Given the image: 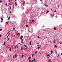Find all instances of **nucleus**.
<instances>
[{"label": "nucleus", "instance_id": "nucleus-1", "mask_svg": "<svg viewBox=\"0 0 62 62\" xmlns=\"http://www.w3.org/2000/svg\"><path fill=\"white\" fill-rule=\"evenodd\" d=\"M55 39L54 40L53 43H55Z\"/></svg>", "mask_w": 62, "mask_h": 62}, {"label": "nucleus", "instance_id": "nucleus-2", "mask_svg": "<svg viewBox=\"0 0 62 62\" xmlns=\"http://www.w3.org/2000/svg\"><path fill=\"white\" fill-rule=\"evenodd\" d=\"M45 6L46 7H48V5H47L46 4H45Z\"/></svg>", "mask_w": 62, "mask_h": 62}, {"label": "nucleus", "instance_id": "nucleus-3", "mask_svg": "<svg viewBox=\"0 0 62 62\" xmlns=\"http://www.w3.org/2000/svg\"><path fill=\"white\" fill-rule=\"evenodd\" d=\"M17 56V54H16V55L15 56V57H16V58Z\"/></svg>", "mask_w": 62, "mask_h": 62}, {"label": "nucleus", "instance_id": "nucleus-4", "mask_svg": "<svg viewBox=\"0 0 62 62\" xmlns=\"http://www.w3.org/2000/svg\"><path fill=\"white\" fill-rule=\"evenodd\" d=\"M0 19H1V20L2 21H3V18H0Z\"/></svg>", "mask_w": 62, "mask_h": 62}, {"label": "nucleus", "instance_id": "nucleus-5", "mask_svg": "<svg viewBox=\"0 0 62 62\" xmlns=\"http://www.w3.org/2000/svg\"><path fill=\"white\" fill-rule=\"evenodd\" d=\"M9 50H10V51H11V47H10V48Z\"/></svg>", "mask_w": 62, "mask_h": 62}, {"label": "nucleus", "instance_id": "nucleus-6", "mask_svg": "<svg viewBox=\"0 0 62 62\" xmlns=\"http://www.w3.org/2000/svg\"><path fill=\"white\" fill-rule=\"evenodd\" d=\"M30 45H31V41H30Z\"/></svg>", "mask_w": 62, "mask_h": 62}, {"label": "nucleus", "instance_id": "nucleus-7", "mask_svg": "<svg viewBox=\"0 0 62 62\" xmlns=\"http://www.w3.org/2000/svg\"><path fill=\"white\" fill-rule=\"evenodd\" d=\"M15 6H17V2H15Z\"/></svg>", "mask_w": 62, "mask_h": 62}, {"label": "nucleus", "instance_id": "nucleus-8", "mask_svg": "<svg viewBox=\"0 0 62 62\" xmlns=\"http://www.w3.org/2000/svg\"><path fill=\"white\" fill-rule=\"evenodd\" d=\"M51 16H52V17L54 16V14H53V15H51Z\"/></svg>", "mask_w": 62, "mask_h": 62}, {"label": "nucleus", "instance_id": "nucleus-9", "mask_svg": "<svg viewBox=\"0 0 62 62\" xmlns=\"http://www.w3.org/2000/svg\"><path fill=\"white\" fill-rule=\"evenodd\" d=\"M37 53H38V51H36L35 52V54H37Z\"/></svg>", "mask_w": 62, "mask_h": 62}, {"label": "nucleus", "instance_id": "nucleus-10", "mask_svg": "<svg viewBox=\"0 0 62 62\" xmlns=\"http://www.w3.org/2000/svg\"><path fill=\"white\" fill-rule=\"evenodd\" d=\"M54 30H56V28H54Z\"/></svg>", "mask_w": 62, "mask_h": 62}, {"label": "nucleus", "instance_id": "nucleus-11", "mask_svg": "<svg viewBox=\"0 0 62 62\" xmlns=\"http://www.w3.org/2000/svg\"><path fill=\"white\" fill-rule=\"evenodd\" d=\"M31 58V57H30L28 59V60H29V59H30V58Z\"/></svg>", "mask_w": 62, "mask_h": 62}, {"label": "nucleus", "instance_id": "nucleus-12", "mask_svg": "<svg viewBox=\"0 0 62 62\" xmlns=\"http://www.w3.org/2000/svg\"><path fill=\"white\" fill-rule=\"evenodd\" d=\"M11 9V6H10V9Z\"/></svg>", "mask_w": 62, "mask_h": 62}, {"label": "nucleus", "instance_id": "nucleus-13", "mask_svg": "<svg viewBox=\"0 0 62 62\" xmlns=\"http://www.w3.org/2000/svg\"><path fill=\"white\" fill-rule=\"evenodd\" d=\"M55 48H57V46L56 45H55Z\"/></svg>", "mask_w": 62, "mask_h": 62}, {"label": "nucleus", "instance_id": "nucleus-14", "mask_svg": "<svg viewBox=\"0 0 62 62\" xmlns=\"http://www.w3.org/2000/svg\"><path fill=\"white\" fill-rule=\"evenodd\" d=\"M32 22L33 23L34 22V20H32Z\"/></svg>", "mask_w": 62, "mask_h": 62}, {"label": "nucleus", "instance_id": "nucleus-15", "mask_svg": "<svg viewBox=\"0 0 62 62\" xmlns=\"http://www.w3.org/2000/svg\"><path fill=\"white\" fill-rule=\"evenodd\" d=\"M40 49V47L39 46L38 48V49Z\"/></svg>", "mask_w": 62, "mask_h": 62}, {"label": "nucleus", "instance_id": "nucleus-16", "mask_svg": "<svg viewBox=\"0 0 62 62\" xmlns=\"http://www.w3.org/2000/svg\"><path fill=\"white\" fill-rule=\"evenodd\" d=\"M6 24H8V22H6Z\"/></svg>", "mask_w": 62, "mask_h": 62}, {"label": "nucleus", "instance_id": "nucleus-17", "mask_svg": "<svg viewBox=\"0 0 62 62\" xmlns=\"http://www.w3.org/2000/svg\"><path fill=\"white\" fill-rule=\"evenodd\" d=\"M35 60H36V59L35 58H34L33 59V61H35Z\"/></svg>", "mask_w": 62, "mask_h": 62}, {"label": "nucleus", "instance_id": "nucleus-18", "mask_svg": "<svg viewBox=\"0 0 62 62\" xmlns=\"http://www.w3.org/2000/svg\"><path fill=\"white\" fill-rule=\"evenodd\" d=\"M58 8H59V5H58Z\"/></svg>", "mask_w": 62, "mask_h": 62}, {"label": "nucleus", "instance_id": "nucleus-19", "mask_svg": "<svg viewBox=\"0 0 62 62\" xmlns=\"http://www.w3.org/2000/svg\"><path fill=\"white\" fill-rule=\"evenodd\" d=\"M9 32H10V31H9V32H8V33H7V34H9L10 33H9Z\"/></svg>", "mask_w": 62, "mask_h": 62}, {"label": "nucleus", "instance_id": "nucleus-20", "mask_svg": "<svg viewBox=\"0 0 62 62\" xmlns=\"http://www.w3.org/2000/svg\"><path fill=\"white\" fill-rule=\"evenodd\" d=\"M23 55H22V58L23 57Z\"/></svg>", "mask_w": 62, "mask_h": 62}, {"label": "nucleus", "instance_id": "nucleus-21", "mask_svg": "<svg viewBox=\"0 0 62 62\" xmlns=\"http://www.w3.org/2000/svg\"><path fill=\"white\" fill-rule=\"evenodd\" d=\"M10 17H9V16L8 18V20H10Z\"/></svg>", "mask_w": 62, "mask_h": 62}, {"label": "nucleus", "instance_id": "nucleus-22", "mask_svg": "<svg viewBox=\"0 0 62 62\" xmlns=\"http://www.w3.org/2000/svg\"><path fill=\"white\" fill-rule=\"evenodd\" d=\"M18 34L19 36H20V33H18Z\"/></svg>", "mask_w": 62, "mask_h": 62}, {"label": "nucleus", "instance_id": "nucleus-23", "mask_svg": "<svg viewBox=\"0 0 62 62\" xmlns=\"http://www.w3.org/2000/svg\"><path fill=\"white\" fill-rule=\"evenodd\" d=\"M48 61H49V62H51V60H48Z\"/></svg>", "mask_w": 62, "mask_h": 62}, {"label": "nucleus", "instance_id": "nucleus-24", "mask_svg": "<svg viewBox=\"0 0 62 62\" xmlns=\"http://www.w3.org/2000/svg\"><path fill=\"white\" fill-rule=\"evenodd\" d=\"M24 3H23V5H24V4H25V2H24Z\"/></svg>", "mask_w": 62, "mask_h": 62}, {"label": "nucleus", "instance_id": "nucleus-25", "mask_svg": "<svg viewBox=\"0 0 62 62\" xmlns=\"http://www.w3.org/2000/svg\"><path fill=\"white\" fill-rule=\"evenodd\" d=\"M26 27H28V25H26Z\"/></svg>", "mask_w": 62, "mask_h": 62}, {"label": "nucleus", "instance_id": "nucleus-26", "mask_svg": "<svg viewBox=\"0 0 62 62\" xmlns=\"http://www.w3.org/2000/svg\"><path fill=\"white\" fill-rule=\"evenodd\" d=\"M20 39H22V37H20Z\"/></svg>", "mask_w": 62, "mask_h": 62}, {"label": "nucleus", "instance_id": "nucleus-27", "mask_svg": "<svg viewBox=\"0 0 62 62\" xmlns=\"http://www.w3.org/2000/svg\"><path fill=\"white\" fill-rule=\"evenodd\" d=\"M2 0H0V2L2 3Z\"/></svg>", "mask_w": 62, "mask_h": 62}, {"label": "nucleus", "instance_id": "nucleus-28", "mask_svg": "<svg viewBox=\"0 0 62 62\" xmlns=\"http://www.w3.org/2000/svg\"><path fill=\"white\" fill-rule=\"evenodd\" d=\"M6 43V42H5L4 43V45H5V43Z\"/></svg>", "mask_w": 62, "mask_h": 62}, {"label": "nucleus", "instance_id": "nucleus-29", "mask_svg": "<svg viewBox=\"0 0 62 62\" xmlns=\"http://www.w3.org/2000/svg\"><path fill=\"white\" fill-rule=\"evenodd\" d=\"M31 60H29V62H30V61H31Z\"/></svg>", "mask_w": 62, "mask_h": 62}, {"label": "nucleus", "instance_id": "nucleus-30", "mask_svg": "<svg viewBox=\"0 0 62 62\" xmlns=\"http://www.w3.org/2000/svg\"><path fill=\"white\" fill-rule=\"evenodd\" d=\"M21 38H23V36H21Z\"/></svg>", "mask_w": 62, "mask_h": 62}, {"label": "nucleus", "instance_id": "nucleus-31", "mask_svg": "<svg viewBox=\"0 0 62 62\" xmlns=\"http://www.w3.org/2000/svg\"><path fill=\"white\" fill-rule=\"evenodd\" d=\"M9 38L8 39V40H9Z\"/></svg>", "mask_w": 62, "mask_h": 62}, {"label": "nucleus", "instance_id": "nucleus-32", "mask_svg": "<svg viewBox=\"0 0 62 62\" xmlns=\"http://www.w3.org/2000/svg\"><path fill=\"white\" fill-rule=\"evenodd\" d=\"M33 56H34V54H33L32 55V57H33Z\"/></svg>", "mask_w": 62, "mask_h": 62}, {"label": "nucleus", "instance_id": "nucleus-33", "mask_svg": "<svg viewBox=\"0 0 62 62\" xmlns=\"http://www.w3.org/2000/svg\"><path fill=\"white\" fill-rule=\"evenodd\" d=\"M39 45L40 47H41V45Z\"/></svg>", "mask_w": 62, "mask_h": 62}, {"label": "nucleus", "instance_id": "nucleus-34", "mask_svg": "<svg viewBox=\"0 0 62 62\" xmlns=\"http://www.w3.org/2000/svg\"><path fill=\"white\" fill-rule=\"evenodd\" d=\"M24 46H25V47H26L27 48V46H26L24 45Z\"/></svg>", "mask_w": 62, "mask_h": 62}, {"label": "nucleus", "instance_id": "nucleus-35", "mask_svg": "<svg viewBox=\"0 0 62 62\" xmlns=\"http://www.w3.org/2000/svg\"><path fill=\"white\" fill-rule=\"evenodd\" d=\"M15 29H16L15 28H13V30H15Z\"/></svg>", "mask_w": 62, "mask_h": 62}, {"label": "nucleus", "instance_id": "nucleus-36", "mask_svg": "<svg viewBox=\"0 0 62 62\" xmlns=\"http://www.w3.org/2000/svg\"><path fill=\"white\" fill-rule=\"evenodd\" d=\"M21 50H23V47H21Z\"/></svg>", "mask_w": 62, "mask_h": 62}, {"label": "nucleus", "instance_id": "nucleus-37", "mask_svg": "<svg viewBox=\"0 0 62 62\" xmlns=\"http://www.w3.org/2000/svg\"><path fill=\"white\" fill-rule=\"evenodd\" d=\"M38 38H39L40 37H39V36H38Z\"/></svg>", "mask_w": 62, "mask_h": 62}, {"label": "nucleus", "instance_id": "nucleus-38", "mask_svg": "<svg viewBox=\"0 0 62 62\" xmlns=\"http://www.w3.org/2000/svg\"><path fill=\"white\" fill-rule=\"evenodd\" d=\"M2 29H0V31H2Z\"/></svg>", "mask_w": 62, "mask_h": 62}, {"label": "nucleus", "instance_id": "nucleus-39", "mask_svg": "<svg viewBox=\"0 0 62 62\" xmlns=\"http://www.w3.org/2000/svg\"><path fill=\"white\" fill-rule=\"evenodd\" d=\"M47 56H50V55H49V54H48V55H47Z\"/></svg>", "mask_w": 62, "mask_h": 62}, {"label": "nucleus", "instance_id": "nucleus-40", "mask_svg": "<svg viewBox=\"0 0 62 62\" xmlns=\"http://www.w3.org/2000/svg\"><path fill=\"white\" fill-rule=\"evenodd\" d=\"M2 37V35L0 34V37Z\"/></svg>", "mask_w": 62, "mask_h": 62}, {"label": "nucleus", "instance_id": "nucleus-41", "mask_svg": "<svg viewBox=\"0 0 62 62\" xmlns=\"http://www.w3.org/2000/svg\"><path fill=\"white\" fill-rule=\"evenodd\" d=\"M56 10H55L54 11V12H56Z\"/></svg>", "mask_w": 62, "mask_h": 62}, {"label": "nucleus", "instance_id": "nucleus-42", "mask_svg": "<svg viewBox=\"0 0 62 62\" xmlns=\"http://www.w3.org/2000/svg\"><path fill=\"white\" fill-rule=\"evenodd\" d=\"M30 23H32V21H31L30 22Z\"/></svg>", "mask_w": 62, "mask_h": 62}, {"label": "nucleus", "instance_id": "nucleus-43", "mask_svg": "<svg viewBox=\"0 0 62 62\" xmlns=\"http://www.w3.org/2000/svg\"><path fill=\"white\" fill-rule=\"evenodd\" d=\"M13 58H14H14H14V56H13Z\"/></svg>", "mask_w": 62, "mask_h": 62}, {"label": "nucleus", "instance_id": "nucleus-44", "mask_svg": "<svg viewBox=\"0 0 62 62\" xmlns=\"http://www.w3.org/2000/svg\"><path fill=\"white\" fill-rule=\"evenodd\" d=\"M51 53H53V51H51Z\"/></svg>", "mask_w": 62, "mask_h": 62}, {"label": "nucleus", "instance_id": "nucleus-45", "mask_svg": "<svg viewBox=\"0 0 62 62\" xmlns=\"http://www.w3.org/2000/svg\"><path fill=\"white\" fill-rule=\"evenodd\" d=\"M46 13L47 14V11H46Z\"/></svg>", "mask_w": 62, "mask_h": 62}, {"label": "nucleus", "instance_id": "nucleus-46", "mask_svg": "<svg viewBox=\"0 0 62 62\" xmlns=\"http://www.w3.org/2000/svg\"><path fill=\"white\" fill-rule=\"evenodd\" d=\"M5 5H6V6H7V3H5Z\"/></svg>", "mask_w": 62, "mask_h": 62}, {"label": "nucleus", "instance_id": "nucleus-47", "mask_svg": "<svg viewBox=\"0 0 62 62\" xmlns=\"http://www.w3.org/2000/svg\"><path fill=\"white\" fill-rule=\"evenodd\" d=\"M34 61H33V60H32V61L31 62H33Z\"/></svg>", "mask_w": 62, "mask_h": 62}, {"label": "nucleus", "instance_id": "nucleus-48", "mask_svg": "<svg viewBox=\"0 0 62 62\" xmlns=\"http://www.w3.org/2000/svg\"><path fill=\"white\" fill-rule=\"evenodd\" d=\"M16 47H17V46H15V48H16Z\"/></svg>", "mask_w": 62, "mask_h": 62}, {"label": "nucleus", "instance_id": "nucleus-49", "mask_svg": "<svg viewBox=\"0 0 62 62\" xmlns=\"http://www.w3.org/2000/svg\"><path fill=\"white\" fill-rule=\"evenodd\" d=\"M61 55H62V53H61Z\"/></svg>", "mask_w": 62, "mask_h": 62}, {"label": "nucleus", "instance_id": "nucleus-50", "mask_svg": "<svg viewBox=\"0 0 62 62\" xmlns=\"http://www.w3.org/2000/svg\"><path fill=\"white\" fill-rule=\"evenodd\" d=\"M47 13H48V12H49V11H47Z\"/></svg>", "mask_w": 62, "mask_h": 62}, {"label": "nucleus", "instance_id": "nucleus-51", "mask_svg": "<svg viewBox=\"0 0 62 62\" xmlns=\"http://www.w3.org/2000/svg\"><path fill=\"white\" fill-rule=\"evenodd\" d=\"M37 44L38 45H39V43H37Z\"/></svg>", "mask_w": 62, "mask_h": 62}, {"label": "nucleus", "instance_id": "nucleus-52", "mask_svg": "<svg viewBox=\"0 0 62 62\" xmlns=\"http://www.w3.org/2000/svg\"><path fill=\"white\" fill-rule=\"evenodd\" d=\"M39 46V45H37V46Z\"/></svg>", "mask_w": 62, "mask_h": 62}, {"label": "nucleus", "instance_id": "nucleus-53", "mask_svg": "<svg viewBox=\"0 0 62 62\" xmlns=\"http://www.w3.org/2000/svg\"><path fill=\"white\" fill-rule=\"evenodd\" d=\"M1 22H3V21L2 20V21H1Z\"/></svg>", "mask_w": 62, "mask_h": 62}, {"label": "nucleus", "instance_id": "nucleus-54", "mask_svg": "<svg viewBox=\"0 0 62 62\" xmlns=\"http://www.w3.org/2000/svg\"><path fill=\"white\" fill-rule=\"evenodd\" d=\"M8 36H7V38H8Z\"/></svg>", "mask_w": 62, "mask_h": 62}, {"label": "nucleus", "instance_id": "nucleus-55", "mask_svg": "<svg viewBox=\"0 0 62 62\" xmlns=\"http://www.w3.org/2000/svg\"><path fill=\"white\" fill-rule=\"evenodd\" d=\"M41 2H42V0H40Z\"/></svg>", "mask_w": 62, "mask_h": 62}, {"label": "nucleus", "instance_id": "nucleus-56", "mask_svg": "<svg viewBox=\"0 0 62 62\" xmlns=\"http://www.w3.org/2000/svg\"><path fill=\"white\" fill-rule=\"evenodd\" d=\"M59 55H58V57H59Z\"/></svg>", "mask_w": 62, "mask_h": 62}, {"label": "nucleus", "instance_id": "nucleus-57", "mask_svg": "<svg viewBox=\"0 0 62 62\" xmlns=\"http://www.w3.org/2000/svg\"><path fill=\"white\" fill-rule=\"evenodd\" d=\"M2 53H3V54H4V53H3V52H2Z\"/></svg>", "mask_w": 62, "mask_h": 62}, {"label": "nucleus", "instance_id": "nucleus-58", "mask_svg": "<svg viewBox=\"0 0 62 62\" xmlns=\"http://www.w3.org/2000/svg\"><path fill=\"white\" fill-rule=\"evenodd\" d=\"M60 44H62V43H60Z\"/></svg>", "mask_w": 62, "mask_h": 62}, {"label": "nucleus", "instance_id": "nucleus-59", "mask_svg": "<svg viewBox=\"0 0 62 62\" xmlns=\"http://www.w3.org/2000/svg\"><path fill=\"white\" fill-rule=\"evenodd\" d=\"M9 2H10V0H9Z\"/></svg>", "mask_w": 62, "mask_h": 62}, {"label": "nucleus", "instance_id": "nucleus-60", "mask_svg": "<svg viewBox=\"0 0 62 62\" xmlns=\"http://www.w3.org/2000/svg\"><path fill=\"white\" fill-rule=\"evenodd\" d=\"M11 31H13V30H12V31H11Z\"/></svg>", "mask_w": 62, "mask_h": 62}, {"label": "nucleus", "instance_id": "nucleus-61", "mask_svg": "<svg viewBox=\"0 0 62 62\" xmlns=\"http://www.w3.org/2000/svg\"><path fill=\"white\" fill-rule=\"evenodd\" d=\"M11 5H12V4L11 3Z\"/></svg>", "mask_w": 62, "mask_h": 62}, {"label": "nucleus", "instance_id": "nucleus-62", "mask_svg": "<svg viewBox=\"0 0 62 62\" xmlns=\"http://www.w3.org/2000/svg\"><path fill=\"white\" fill-rule=\"evenodd\" d=\"M10 13H11V11L10 12Z\"/></svg>", "mask_w": 62, "mask_h": 62}, {"label": "nucleus", "instance_id": "nucleus-63", "mask_svg": "<svg viewBox=\"0 0 62 62\" xmlns=\"http://www.w3.org/2000/svg\"><path fill=\"white\" fill-rule=\"evenodd\" d=\"M47 54V53H46V54Z\"/></svg>", "mask_w": 62, "mask_h": 62}, {"label": "nucleus", "instance_id": "nucleus-64", "mask_svg": "<svg viewBox=\"0 0 62 62\" xmlns=\"http://www.w3.org/2000/svg\"><path fill=\"white\" fill-rule=\"evenodd\" d=\"M8 36H9V35H8Z\"/></svg>", "mask_w": 62, "mask_h": 62}]
</instances>
